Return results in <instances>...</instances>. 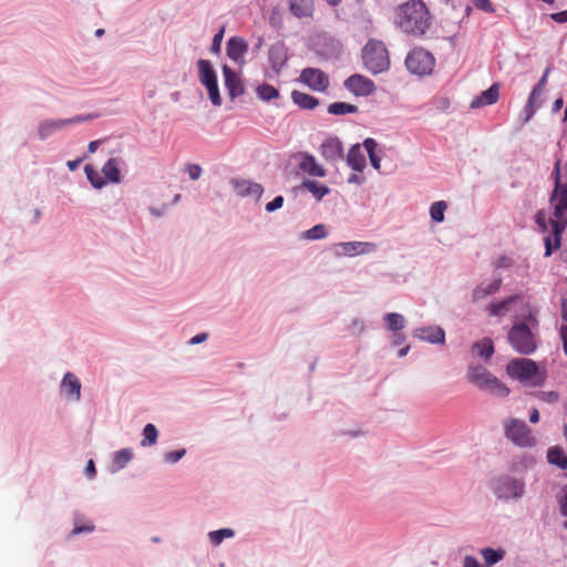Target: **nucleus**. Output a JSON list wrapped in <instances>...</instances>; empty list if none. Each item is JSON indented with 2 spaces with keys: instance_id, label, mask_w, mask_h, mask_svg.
<instances>
[{
  "instance_id": "864d4df0",
  "label": "nucleus",
  "mask_w": 567,
  "mask_h": 567,
  "mask_svg": "<svg viewBox=\"0 0 567 567\" xmlns=\"http://www.w3.org/2000/svg\"><path fill=\"white\" fill-rule=\"evenodd\" d=\"M284 205V197L282 196H277L275 197L270 203H268L266 205V210L268 213H272L277 209H280Z\"/></svg>"
},
{
  "instance_id": "a19ab883",
  "label": "nucleus",
  "mask_w": 567,
  "mask_h": 567,
  "mask_svg": "<svg viewBox=\"0 0 567 567\" xmlns=\"http://www.w3.org/2000/svg\"><path fill=\"white\" fill-rule=\"evenodd\" d=\"M235 535V530L231 528H221L208 533V539L213 546L220 545L224 539L231 538Z\"/></svg>"
},
{
  "instance_id": "c9c22d12",
  "label": "nucleus",
  "mask_w": 567,
  "mask_h": 567,
  "mask_svg": "<svg viewBox=\"0 0 567 567\" xmlns=\"http://www.w3.org/2000/svg\"><path fill=\"white\" fill-rule=\"evenodd\" d=\"M547 460L550 464L557 465L559 468H567V455L559 447H551L547 452Z\"/></svg>"
},
{
  "instance_id": "c756f323",
  "label": "nucleus",
  "mask_w": 567,
  "mask_h": 567,
  "mask_svg": "<svg viewBox=\"0 0 567 567\" xmlns=\"http://www.w3.org/2000/svg\"><path fill=\"white\" fill-rule=\"evenodd\" d=\"M348 165L355 172L361 173L365 167V157L362 153L360 145H353L347 155Z\"/></svg>"
},
{
  "instance_id": "f3484780",
  "label": "nucleus",
  "mask_w": 567,
  "mask_h": 567,
  "mask_svg": "<svg viewBox=\"0 0 567 567\" xmlns=\"http://www.w3.org/2000/svg\"><path fill=\"white\" fill-rule=\"evenodd\" d=\"M248 51V44L241 37H231L226 44V54L239 66L246 63L245 54Z\"/></svg>"
},
{
  "instance_id": "ddd939ff",
  "label": "nucleus",
  "mask_w": 567,
  "mask_h": 567,
  "mask_svg": "<svg viewBox=\"0 0 567 567\" xmlns=\"http://www.w3.org/2000/svg\"><path fill=\"white\" fill-rule=\"evenodd\" d=\"M299 80L317 92H324L330 84L329 76L322 70L316 68L303 69Z\"/></svg>"
},
{
  "instance_id": "bb28decb",
  "label": "nucleus",
  "mask_w": 567,
  "mask_h": 567,
  "mask_svg": "<svg viewBox=\"0 0 567 567\" xmlns=\"http://www.w3.org/2000/svg\"><path fill=\"white\" fill-rule=\"evenodd\" d=\"M566 223H560L559 220H551L553 235L555 238V244H551V237L547 236L545 238V257H549L553 254L554 249H558L560 247V236L564 231Z\"/></svg>"
},
{
  "instance_id": "69168bd1",
  "label": "nucleus",
  "mask_w": 567,
  "mask_h": 567,
  "mask_svg": "<svg viewBox=\"0 0 567 567\" xmlns=\"http://www.w3.org/2000/svg\"><path fill=\"white\" fill-rule=\"evenodd\" d=\"M85 158H86V156H83V157H80V158L74 159V161H69V162L66 163V166H68V168H69L70 171H74V169H76V168L79 167V165L81 164V162H82L83 159H85Z\"/></svg>"
},
{
  "instance_id": "4be33fe9",
  "label": "nucleus",
  "mask_w": 567,
  "mask_h": 567,
  "mask_svg": "<svg viewBox=\"0 0 567 567\" xmlns=\"http://www.w3.org/2000/svg\"><path fill=\"white\" fill-rule=\"evenodd\" d=\"M61 391L69 399L74 402L81 400V382L75 374L66 372L61 382Z\"/></svg>"
},
{
  "instance_id": "f257e3e1",
  "label": "nucleus",
  "mask_w": 567,
  "mask_h": 567,
  "mask_svg": "<svg viewBox=\"0 0 567 567\" xmlns=\"http://www.w3.org/2000/svg\"><path fill=\"white\" fill-rule=\"evenodd\" d=\"M398 23L405 32L422 35L430 27V13L421 0H411L399 8Z\"/></svg>"
},
{
  "instance_id": "4468645a",
  "label": "nucleus",
  "mask_w": 567,
  "mask_h": 567,
  "mask_svg": "<svg viewBox=\"0 0 567 567\" xmlns=\"http://www.w3.org/2000/svg\"><path fill=\"white\" fill-rule=\"evenodd\" d=\"M297 159L298 169L312 177H324L327 171L320 165L316 157L307 152H300L295 155Z\"/></svg>"
},
{
  "instance_id": "9b49d317",
  "label": "nucleus",
  "mask_w": 567,
  "mask_h": 567,
  "mask_svg": "<svg viewBox=\"0 0 567 567\" xmlns=\"http://www.w3.org/2000/svg\"><path fill=\"white\" fill-rule=\"evenodd\" d=\"M507 374L522 382L530 381L538 374V365L530 359H513L506 367Z\"/></svg>"
},
{
  "instance_id": "bf43d9fd",
  "label": "nucleus",
  "mask_w": 567,
  "mask_h": 567,
  "mask_svg": "<svg viewBox=\"0 0 567 567\" xmlns=\"http://www.w3.org/2000/svg\"><path fill=\"white\" fill-rule=\"evenodd\" d=\"M560 514L567 517V486L564 488V495L559 499Z\"/></svg>"
},
{
  "instance_id": "7ed1b4c3",
  "label": "nucleus",
  "mask_w": 567,
  "mask_h": 567,
  "mask_svg": "<svg viewBox=\"0 0 567 567\" xmlns=\"http://www.w3.org/2000/svg\"><path fill=\"white\" fill-rule=\"evenodd\" d=\"M466 380L488 395L506 398L509 394L508 386L482 364L471 363L466 370Z\"/></svg>"
},
{
  "instance_id": "37998d69",
  "label": "nucleus",
  "mask_w": 567,
  "mask_h": 567,
  "mask_svg": "<svg viewBox=\"0 0 567 567\" xmlns=\"http://www.w3.org/2000/svg\"><path fill=\"white\" fill-rule=\"evenodd\" d=\"M133 458V452L131 449H122L114 453L113 462L118 470L124 468L128 462Z\"/></svg>"
},
{
  "instance_id": "49530a36",
  "label": "nucleus",
  "mask_w": 567,
  "mask_h": 567,
  "mask_svg": "<svg viewBox=\"0 0 567 567\" xmlns=\"http://www.w3.org/2000/svg\"><path fill=\"white\" fill-rule=\"evenodd\" d=\"M186 455V449H179L176 451L165 452L163 460L166 464H176Z\"/></svg>"
},
{
  "instance_id": "f03ea898",
  "label": "nucleus",
  "mask_w": 567,
  "mask_h": 567,
  "mask_svg": "<svg viewBox=\"0 0 567 567\" xmlns=\"http://www.w3.org/2000/svg\"><path fill=\"white\" fill-rule=\"evenodd\" d=\"M538 327L535 315L528 313L526 321L514 323L508 330L507 340L512 348L520 354H532L537 349V340L534 330Z\"/></svg>"
},
{
  "instance_id": "09e8293b",
  "label": "nucleus",
  "mask_w": 567,
  "mask_h": 567,
  "mask_svg": "<svg viewBox=\"0 0 567 567\" xmlns=\"http://www.w3.org/2000/svg\"><path fill=\"white\" fill-rule=\"evenodd\" d=\"M537 398L547 403H555L559 400V394L556 391H540Z\"/></svg>"
},
{
  "instance_id": "6e6552de",
  "label": "nucleus",
  "mask_w": 567,
  "mask_h": 567,
  "mask_svg": "<svg viewBox=\"0 0 567 567\" xmlns=\"http://www.w3.org/2000/svg\"><path fill=\"white\" fill-rule=\"evenodd\" d=\"M92 114L76 115L70 118H45L38 124V138L47 140L69 125L93 120Z\"/></svg>"
},
{
  "instance_id": "de8ad7c7",
  "label": "nucleus",
  "mask_w": 567,
  "mask_h": 567,
  "mask_svg": "<svg viewBox=\"0 0 567 567\" xmlns=\"http://www.w3.org/2000/svg\"><path fill=\"white\" fill-rule=\"evenodd\" d=\"M364 322L359 318H353L349 326V331L353 336H360L364 331Z\"/></svg>"
},
{
  "instance_id": "e433bc0d",
  "label": "nucleus",
  "mask_w": 567,
  "mask_h": 567,
  "mask_svg": "<svg viewBox=\"0 0 567 567\" xmlns=\"http://www.w3.org/2000/svg\"><path fill=\"white\" fill-rule=\"evenodd\" d=\"M158 430L152 423H147L143 429V439L141 441L142 447L153 446L157 443Z\"/></svg>"
},
{
  "instance_id": "052dcab7",
  "label": "nucleus",
  "mask_w": 567,
  "mask_h": 567,
  "mask_svg": "<svg viewBox=\"0 0 567 567\" xmlns=\"http://www.w3.org/2000/svg\"><path fill=\"white\" fill-rule=\"evenodd\" d=\"M463 567H481V565L474 556L467 555L463 559Z\"/></svg>"
},
{
  "instance_id": "cd10ccee",
  "label": "nucleus",
  "mask_w": 567,
  "mask_h": 567,
  "mask_svg": "<svg viewBox=\"0 0 567 567\" xmlns=\"http://www.w3.org/2000/svg\"><path fill=\"white\" fill-rule=\"evenodd\" d=\"M73 529L70 532L69 537H74L80 534H91L94 532L95 526L92 520H86L79 512L73 514Z\"/></svg>"
},
{
  "instance_id": "dca6fc26",
  "label": "nucleus",
  "mask_w": 567,
  "mask_h": 567,
  "mask_svg": "<svg viewBox=\"0 0 567 567\" xmlns=\"http://www.w3.org/2000/svg\"><path fill=\"white\" fill-rule=\"evenodd\" d=\"M344 87L357 96H368L375 91L374 83L361 74L349 76L344 81Z\"/></svg>"
},
{
  "instance_id": "0eeeda50",
  "label": "nucleus",
  "mask_w": 567,
  "mask_h": 567,
  "mask_svg": "<svg viewBox=\"0 0 567 567\" xmlns=\"http://www.w3.org/2000/svg\"><path fill=\"white\" fill-rule=\"evenodd\" d=\"M505 436L519 447H532L536 444L532 430L518 419H508L504 422Z\"/></svg>"
},
{
  "instance_id": "79ce46f5",
  "label": "nucleus",
  "mask_w": 567,
  "mask_h": 567,
  "mask_svg": "<svg viewBox=\"0 0 567 567\" xmlns=\"http://www.w3.org/2000/svg\"><path fill=\"white\" fill-rule=\"evenodd\" d=\"M84 172L89 182L94 188L100 189L106 185L105 178L102 177L101 174L97 171H95L92 166L86 165L84 167Z\"/></svg>"
},
{
  "instance_id": "1a4fd4ad",
  "label": "nucleus",
  "mask_w": 567,
  "mask_h": 567,
  "mask_svg": "<svg viewBox=\"0 0 567 567\" xmlns=\"http://www.w3.org/2000/svg\"><path fill=\"white\" fill-rule=\"evenodd\" d=\"M434 56L424 49L412 50L405 59L408 70L417 75L430 74L434 68Z\"/></svg>"
},
{
  "instance_id": "aec40b11",
  "label": "nucleus",
  "mask_w": 567,
  "mask_h": 567,
  "mask_svg": "<svg viewBox=\"0 0 567 567\" xmlns=\"http://www.w3.org/2000/svg\"><path fill=\"white\" fill-rule=\"evenodd\" d=\"M413 336L422 341H426L432 344L445 343V332L439 326L417 328L413 331Z\"/></svg>"
},
{
  "instance_id": "5701e85b",
  "label": "nucleus",
  "mask_w": 567,
  "mask_h": 567,
  "mask_svg": "<svg viewBox=\"0 0 567 567\" xmlns=\"http://www.w3.org/2000/svg\"><path fill=\"white\" fill-rule=\"evenodd\" d=\"M499 97V84L494 83L487 90L475 96L470 106L471 109H480L486 105H492L497 102Z\"/></svg>"
},
{
  "instance_id": "a878e982",
  "label": "nucleus",
  "mask_w": 567,
  "mask_h": 567,
  "mask_svg": "<svg viewBox=\"0 0 567 567\" xmlns=\"http://www.w3.org/2000/svg\"><path fill=\"white\" fill-rule=\"evenodd\" d=\"M299 188L308 190L318 202L330 193V188L326 184L309 178H305Z\"/></svg>"
},
{
  "instance_id": "9d476101",
  "label": "nucleus",
  "mask_w": 567,
  "mask_h": 567,
  "mask_svg": "<svg viewBox=\"0 0 567 567\" xmlns=\"http://www.w3.org/2000/svg\"><path fill=\"white\" fill-rule=\"evenodd\" d=\"M555 188L550 202L554 204V216L559 219L567 210V183L560 182V161L555 164L554 172Z\"/></svg>"
},
{
  "instance_id": "7c9ffc66",
  "label": "nucleus",
  "mask_w": 567,
  "mask_h": 567,
  "mask_svg": "<svg viewBox=\"0 0 567 567\" xmlns=\"http://www.w3.org/2000/svg\"><path fill=\"white\" fill-rule=\"evenodd\" d=\"M472 350L484 361H488L494 354V344L492 339L484 338L477 342H474Z\"/></svg>"
},
{
  "instance_id": "3c124183",
  "label": "nucleus",
  "mask_w": 567,
  "mask_h": 567,
  "mask_svg": "<svg viewBox=\"0 0 567 567\" xmlns=\"http://www.w3.org/2000/svg\"><path fill=\"white\" fill-rule=\"evenodd\" d=\"M185 171L192 181H197L203 174V169L198 164H187Z\"/></svg>"
},
{
  "instance_id": "58836bf2",
  "label": "nucleus",
  "mask_w": 567,
  "mask_h": 567,
  "mask_svg": "<svg viewBox=\"0 0 567 567\" xmlns=\"http://www.w3.org/2000/svg\"><path fill=\"white\" fill-rule=\"evenodd\" d=\"M384 321L389 330L399 331L405 327V319L402 315L390 312L384 316Z\"/></svg>"
},
{
  "instance_id": "2eb2a0df",
  "label": "nucleus",
  "mask_w": 567,
  "mask_h": 567,
  "mask_svg": "<svg viewBox=\"0 0 567 567\" xmlns=\"http://www.w3.org/2000/svg\"><path fill=\"white\" fill-rule=\"evenodd\" d=\"M230 184L239 197H251L258 202L264 194L262 185L250 179L234 178Z\"/></svg>"
},
{
  "instance_id": "a211bd4d",
  "label": "nucleus",
  "mask_w": 567,
  "mask_h": 567,
  "mask_svg": "<svg viewBox=\"0 0 567 567\" xmlns=\"http://www.w3.org/2000/svg\"><path fill=\"white\" fill-rule=\"evenodd\" d=\"M223 74L225 79V86L231 100L245 93V86L240 76L228 65L223 66Z\"/></svg>"
},
{
  "instance_id": "20e7f679",
  "label": "nucleus",
  "mask_w": 567,
  "mask_h": 567,
  "mask_svg": "<svg viewBox=\"0 0 567 567\" xmlns=\"http://www.w3.org/2000/svg\"><path fill=\"white\" fill-rule=\"evenodd\" d=\"M491 488L499 501H518L523 498L526 493V483L523 478L503 474L492 480Z\"/></svg>"
},
{
  "instance_id": "4c0bfd02",
  "label": "nucleus",
  "mask_w": 567,
  "mask_h": 567,
  "mask_svg": "<svg viewBox=\"0 0 567 567\" xmlns=\"http://www.w3.org/2000/svg\"><path fill=\"white\" fill-rule=\"evenodd\" d=\"M256 94H257L258 99H260L261 101H265V102H270L271 100L279 97V91L275 86H272L268 83H264V84L259 85L256 89Z\"/></svg>"
},
{
  "instance_id": "338daca9",
  "label": "nucleus",
  "mask_w": 567,
  "mask_h": 567,
  "mask_svg": "<svg viewBox=\"0 0 567 567\" xmlns=\"http://www.w3.org/2000/svg\"><path fill=\"white\" fill-rule=\"evenodd\" d=\"M535 220L537 223V225L539 227H542L543 229L546 228V223H545V216H544V213L543 212H538L535 216Z\"/></svg>"
},
{
  "instance_id": "4d7b16f0",
  "label": "nucleus",
  "mask_w": 567,
  "mask_h": 567,
  "mask_svg": "<svg viewBox=\"0 0 567 567\" xmlns=\"http://www.w3.org/2000/svg\"><path fill=\"white\" fill-rule=\"evenodd\" d=\"M539 107V104H530L527 102L524 113H525V120L524 122H528L535 114V111Z\"/></svg>"
},
{
  "instance_id": "473e14b6",
  "label": "nucleus",
  "mask_w": 567,
  "mask_h": 567,
  "mask_svg": "<svg viewBox=\"0 0 567 567\" xmlns=\"http://www.w3.org/2000/svg\"><path fill=\"white\" fill-rule=\"evenodd\" d=\"M312 9V0H290V10L298 18L309 17Z\"/></svg>"
},
{
  "instance_id": "72a5a7b5",
  "label": "nucleus",
  "mask_w": 567,
  "mask_h": 567,
  "mask_svg": "<svg viewBox=\"0 0 567 567\" xmlns=\"http://www.w3.org/2000/svg\"><path fill=\"white\" fill-rule=\"evenodd\" d=\"M480 553H481L485 564L488 566H493V565L497 564L506 555V550L504 548L495 549V548H491V547H485V548H482Z\"/></svg>"
},
{
  "instance_id": "c85d7f7f",
  "label": "nucleus",
  "mask_w": 567,
  "mask_h": 567,
  "mask_svg": "<svg viewBox=\"0 0 567 567\" xmlns=\"http://www.w3.org/2000/svg\"><path fill=\"white\" fill-rule=\"evenodd\" d=\"M121 163L122 161L116 157H112L104 163L102 167V174L106 177L109 182L114 184L121 182V172L118 168Z\"/></svg>"
},
{
  "instance_id": "680f3d73",
  "label": "nucleus",
  "mask_w": 567,
  "mask_h": 567,
  "mask_svg": "<svg viewBox=\"0 0 567 567\" xmlns=\"http://www.w3.org/2000/svg\"><path fill=\"white\" fill-rule=\"evenodd\" d=\"M85 475L89 478H93L96 475L95 464L93 460H89L85 467Z\"/></svg>"
},
{
  "instance_id": "603ef678",
  "label": "nucleus",
  "mask_w": 567,
  "mask_h": 567,
  "mask_svg": "<svg viewBox=\"0 0 567 567\" xmlns=\"http://www.w3.org/2000/svg\"><path fill=\"white\" fill-rule=\"evenodd\" d=\"M550 72V69L547 68L542 76V79L539 80V82L537 83V85L533 89L534 90V95H540L544 91V87L546 85V82H547V78H548V74Z\"/></svg>"
},
{
  "instance_id": "b1692460",
  "label": "nucleus",
  "mask_w": 567,
  "mask_h": 567,
  "mask_svg": "<svg viewBox=\"0 0 567 567\" xmlns=\"http://www.w3.org/2000/svg\"><path fill=\"white\" fill-rule=\"evenodd\" d=\"M501 286H502L501 277L494 278L488 284L483 282V284L478 285L473 290V293H472L473 302L477 303V302L484 300L485 298H487L488 296L496 293L501 289Z\"/></svg>"
},
{
  "instance_id": "f704fd0d",
  "label": "nucleus",
  "mask_w": 567,
  "mask_h": 567,
  "mask_svg": "<svg viewBox=\"0 0 567 567\" xmlns=\"http://www.w3.org/2000/svg\"><path fill=\"white\" fill-rule=\"evenodd\" d=\"M363 146L369 155L372 167L377 171L381 168V157L377 154L378 143L375 140L368 137L363 141Z\"/></svg>"
},
{
  "instance_id": "a18cd8bd",
  "label": "nucleus",
  "mask_w": 567,
  "mask_h": 567,
  "mask_svg": "<svg viewBox=\"0 0 567 567\" xmlns=\"http://www.w3.org/2000/svg\"><path fill=\"white\" fill-rule=\"evenodd\" d=\"M327 230L326 226L322 224H318L313 226L312 228L306 230L302 234V238L307 240H316V239H323L327 237Z\"/></svg>"
},
{
  "instance_id": "6ab92c4d",
  "label": "nucleus",
  "mask_w": 567,
  "mask_h": 567,
  "mask_svg": "<svg viewBox=\"0 0 567 567\" xmlns=\"http://www.w3.org/2000/svg\"><path fill=\"white\" fill-rule=\"evenodd\" d=\"M268 60L274 72L282 71L288 60V51L282 42H276L269 47Z\"/></svg>"
},
{
  "instance_id": "e2e57ef3",
  "label": "nucleus",
  "mask_w": 567,
  "mask_h": 567,
  "mask_svg": "<svg viewBox=\"0 0 567 567\" xmlns=\"http://www.w3.org/2000/svg\"><path fill=\"white\" fill-rule=\"evenodd\" d=\"M511 266H512V259L506 256L501 257L496 262V267H498V268H508Z\"/></svg>"
},
{
  "instance_id": "f8f14e48",
  "label": "nucleus",
  "mask_w": 567,
  "mask_h": 567,
  "mask_svg": "<svg viewBox=\"0 0 567 567\" xmlns=\"http://www.w3.org/2000/svg\"><path fill=\"white\" fill-rule=\"evenodd\" d=\"M337 257H357L377 251L378 245L371 241H343L333 246Z\"/></svg>"
},
{
  "instance_id": "0e129e2a",
  "label": "nucleus",
  "mask_w": 567,
  "mask_h": 567,
  "mask_svg": "<svg viewBox=\"0 0 567 567\" xmlns=\"http://www.w3.org/2000/svg\"><path fill=\"white\" fill-rule=\"evenodd\" d=\"M553 20L559 23L567 22V10L554 13L551 16Z\"/></svg>"
},
{
  "instance_id": "13d9d810",
  "label": "nucleus",
  "mask_w": 567,
  "mask_h": 567,
  "mask_svg": "<svg viewBox=\"0 0 567 567\" xmlns=\"http://www.w3.org/2000/svg\"><path fill=\"white\" fill-rule=\"evenodd\" d=\"M207 339H208V333L207 332H200V333L192 337L188 340V344L189 346H196V344L205 342Z\"/></svg>"
},
{
  "instance_id": "8fccbe9b",
  "label": "nucleus",
  "mask_w": 567,
  "mask_h": 567,
  "mask_svg": "<svg viewBox=\"0 0 567 567\" xmlns=\"http://www.w3.org/2000/svg\"><path fill=\"white\" fill-rule=\"evenodd\" d=\"M224 32H225V29L221 28L215 35H214V39H213V42H212V47H210V52L212 53H215V54H218L220 52V48H221V41H223V38H224Z\"/></svg>"
},
{
  "instance_id": "39448f33",
  "label": "nucleus",
  "mask_w": 567,
  "mask_h": 567,
  "mask_svg": "<svg viewBox=\"0 0 567 567\" xmlns=\"http://www.w3.org/2000/svg\"><path fill=\"white\" fill-rule=\"evenodd\" d=\"M362 60L368 71L372 74L385 72L390 68V59L384 43L370 39L362 49Z\"/></svg>"
},
{
  "instance_id": "2f4dec72",
  "label": "nucleus",
  "mask_w": 567,
  "mask_h": 567,
  "mask_svg": "<svg viewBox=\"0 0 567 567\" xmlns=\"http://www.w3.org/2000/svg\"><path fill=\"white\" fill-rule=\"evenodd\" d=\"M291 100L295 104L305 110H313L319 105L318 99L300 91H293L291 93Z\"/></svg>"
},
{
  "instance_id": "393cba45",
  "label": "nucleus",
  "mask_w": 567,
  "mask_h": 567,
  "mask_svg": "<svg viewBox=\"0 0 567 567\" xmlns=\"http://www.w3.org/2000/svg\"><path fill=\"white\" fill-rule=\"evenodd\" d=\"M518 299V295H513L503 300L493 301L485 308V312L489 317H503L509 311L511 306Z\"/></svg>"
},
{
  "instance_id": "6e6d98bb",
  "label": "nucleus",
  "mask_w": 567,
  "mask_h": 567,
  "mask_svg": "<svg viewBox=\"0 0 567 567\" xmlns=\"http://www.w3.org/2000/svg\"><path fill=\"white\" fill-rule=\"evenodd\" d=\"M347 182L349 184H353V185L360 186V185H362L365 182V177L362 174H360L359 172L358 173H352V174H350L348 176Z\"/></svg>"
},
{
  "instance_id": "423d86ee",
  "label": "nucleus",
  "mask_w": 567,
  "mask_h": 567,
  "mask_svg": "<svg viewBox=\"0 0 567 567\" xmlns=\"http://www.w3.org/2000/svg\"><path fill=\"white\" fill-rule=\"evenodd\" d=\"M197 69L198 80L200 84L206 87L212 104L215 106H220L223 99L219 93L217 74L213 68V64L208 60L199 59L197 61Z\"/></svg>"
},
{
  "instance_id": "5fc2aeb1",
  "label": "nucleus",
  "mask_w": 567,
  "mask_h": 567,
  "mask_svg": "<svg viewBox=\"0 0 567 567\" xmlns=\"http://www.w3.org/2000/svg\"><path fill=\"white\" fill-rule=\"evenodd\" d=\"M474 6L480 9V10H483L485 12H493L494 11V8L492 6V3L489 2V0H472Z\"/></svg>"
},
{
  "instance_id": "412c9836",
  "label": "nucleus",
  "mask_w": 567,
  "mask_h": 567,
  "mask_svg": "<svg viewBox=\"0 0 567 567\" xmlns=\"http://www.w3.org/2000/svg\"><path fill=\"white\" fill-rule=\"evenodd\" d=\"M321 156L329 162H337L343 158L342 143L338 137H329L320 145Z\"/></svg>"
},
{
  "instance_id": "ea45409f",
  "label": "nucleus",
  "mask_w": 567,
  "mask_h": 567,
  "mask_svg": "<svg viewBox=\"0 0 567 567\" xmlns=\"http://www.w3.org/2000/svg\"><path fill=\"white\" fill-rule=\"evenodd\" d=\"M357 112L358 107L355 105L346 102H334L328 106V113L332 115H344Z\"/></svg>"
},
{
  "instance_id": "774afa93",
  "label": "nucleus",
  "mask_w": 567,
  "mask_h": 567,
  "mask_svg": "<svg viewBox=\"0 0 567 567\" xmlns=\"http://www.w3.org/2000/svg\"><path fill=\"white\" fill-rule=\"evenodd\" d=\"M166 206H163L161 208L156 207H150V213L155 217H162L165 214Z\"/></svg>"
},
{
  "instance_id": "c03bdc74",
  "label": "nucleus",
  "mask_w": 567,
  "mask_h": 567,
  "mask_svg": "<svg viewBox=\"0 0 567 567\" xmlns=\"http://www.w3.org/2000/svg\"><path fill=\"white\" fill-rule=\"evenodd\" d=\"M447 205L444 200L435 202L430 207V215L433 221L442 223L444 220V213Z\"/></svg>"
}]
</instances>
